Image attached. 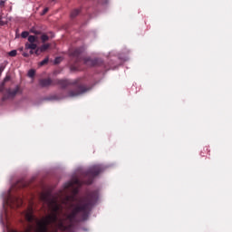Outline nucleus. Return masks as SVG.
<instances>
[{
  "instance_id": "nucleus-1",
  "label": "nucleus",
  "mask_w": 232,
  "mask_h": 232,
  "mask_svg": "<svg viewBox=\"0 0 232 232\" xmlns=\"http://www.w3.org/2000/svg\"><path fill=\"white\" fill-rule=\"evenodd\" d=\"M55 84L61 86L62 90H66L68 86L72 85L75 86V88L74 90L69 91L67 94L64 91L53 94L49 97V101H61L62 99H66V97H79V95H82V93H86L90 90L86 85L79 83V80L73 82L70 80H55L54 86Z\"/></svg>"
},
{
  "instance_id": "nucleus-2",
  "label": "nucleus",
  "mask_w": 232,
  "mask_h": 232,
  "mask_svg": "<svg viewBox=\"0 0 232 232\" xmlns=\"http://www.w3.org/2000/svg\"><path fill=\"white\" fill-rule=\"evenodd\" d=\"M102 171H104V168L102 165H93L86 172L83 173L82 179L79 178H73L65 185V189L73 188L75 186H77V188H81L82 184H87L90 186V184L93 183V179L99 176L100 173H102Z\"/></svg>"
},
{
  "instance_id": "nucleus-3",
  "label": "nucleus",
  "mask_w": 232,
  "mask_h": 232,
  "mask_svg": "<svg viewBox=\"0 0 232 232\" xmlns=\"http://www.w3.org/2000/svg\"><path fill=\"white\" fill-rule=\"evenodd\" d=\"M81 53H82V47H78L76 49H72L69 52L70 57H72V59H75V63L72 68H79V63L83 61V64L85 66H102L104 64V62H102V59H91V58H82L81 56Z\"/></svg>"
},
{
  "instance_id": "nucleus-4",
  "label": "nucleus",
  "mask_w": 232,
  "mask_h": 232,
  "mask_svg": "<svg viewBox=\"0 0 232 232\" xmlns=\"http://www.w3.org/2000/svg\"><path fill=\"white\" fill-rule=\"evenodd\" d=\"M17 93H23V91H21V87L19 85H16L14 90L10 88L6 89L2 97V101L5 102V101H8V99H14Z\"/></svg>"
},
{
  "instance_id": "nucleus-5",
  "label": "nucleus",
  "mask_w": 232,
  "mask_h": 232,
  "mask_svg": "<svg viewBox=\"0 0 232 232\" xmlns=\"http://www.w3.org/2000/svg\"><path fill=\"white\" fill-rule=\"evenodd\" d=\"M7 204L8 206H10V208H21V206H23V198H19V197H13L10 198L7 200Z\"/></svg>"
},
{
  "instance_id": "nucleus-6",
  "label": "nucleus",
  "mask_w": 232,
  "mask_h": 232,
  "mask_svg": "<svg viewBox=\"0 0 232 232\" xmlns=\"http://www.w3.org/2000/svg\"><path fill=\"white\" fill-rule=\"evenodd\" d=\"M55 81L51 78H44L39 80V85L41 88H48L49 86H54Z\"/></svg>"
},
{
  "instance_id": "nucleus-7",
  "label": "nucleus",
  "mask_w": 232,
  "mask_h": 232,
  "mask_svg": "<svg viewBox=\"0 0 232 232\" xmlns=\"http://www.w3.org/2000/svg\"><path fill=\"white\" fill-rule=\"evenodd\" d=\"M25 50H37V44L33 43V44H25Z\"/></svg>"
},
{
  "instance_id": "nucleus-8",
  "label": "nucleus",
  "mask_w": 232,
  "mask_h": 232,
  "mask_svg": "<svg viewBox=\"0 0 232 232\" xmlns=\"http://www.w3.org/2000/svg\"><path fill=\"white\" fill-rule=\"evenodd\" d=\"M79 14H81V10L74 9L71 13V17L73 19V18L77 17L79 15Z\"/></svg>"
},
{
  "instance_id": "nucleus-9",
  "label": "nucleus",
  "mask_w": 232,
  "mask_h": 232,
  "mask_svg": "<svg viewBox=\"0 0 232 232\" xmlns=\"http://www.w3.org/2000/svg\"><path fill=\"white\" fill-rule=\"evenodd\" d=\"M51 44H44L40 47V52H46L48 48H50Z\"/></svg>"
},
{
  "instance_id": "nucleus-10",
  "label": "nucleus",
  "mask_w": 232,
  "mask_h": 232,
  "mask_svg": "<svg viewBox=\"0 0 232 232\" xmlns=\"http://www.w3.org/2000/svg\"><path fill=\"white\" fill-rule=\"evenodd\" d=\"M50 40V36H48L46 34H42L41 35V41L42 43H46V41Z\"/></svg>"
},
{
  "instance_id": "nucleus-11",
  "label": "nucleus",
  "mask_w": 232,
  "mask_h": 232,
  "mask_svg": "<svg viewBox=\"0 0 232 232\" xmlns=\"http://www.w3.org/2000/svg\"><path fill=\"white\" fill-rule=\"evenodd\" d=\"M36 41H37V37H35V36H34V35H29V36H28V42H29L30 44L36 43Z\"/></svg>"
},
{
  "instance_id": "nucleus-12",
  "label": "nucleus",
  "mask_w": 232,
  "mask_h": 232,
  "mask_svg": "<svg viewBox=\"0 0 232 232\" xmlns=\"http://www.w3.org/2000/svg\"><path fill=\"white\" fill-rule=\"evenodd\" d=\"M28 77H30L31 79L35 77V70H34V69L29 70Z\"/></svg>"
},
{
  "instance_id": "nucleus-13",
  "label": "nucleus",
  "mask_w": 232,
  "mask_h": 232,
  "mask_svg": "<svg viewBox=\"0 0 232 232\" xmlns=\"http://www.w3.org/2000/svg\"><path fill=\"white\" fill-rule=\"evenodd\" d=\"M28 35H30V33H28V31H24L21 34V37H23V39H26V37H28Z\"/></svg>"
},
{
  "instance_id": "nucleus-14",
  "label": "nucleus",
  "mask_w": 232,
  "mask_h": 232,
  "mask_svg": "<svg viewBox=\"0 0 232 232\" xmlns=\"http://www.w3.org/2000/svg\"><path fill=\"white\" fill-rule=\"evenodd\" d=\"M8 55L10 57H15V55H17V51H15V50L10 51Z\"/></svg>"
},
{
  "instance_id": "nucleus-15",
  "label": "nucleus",
  "mask_w": 232,
  "mask_h": 232,
  "mask_svg": "<svg viewBox=\"0 0 232 232\" xmlns=\"http://www.w3.org/2000/svg\"><path fill=\"white\" fill-rule=\"evenodd\" d=\"M48 57L44 58L41 63H40V66H44V64H48Z\"/></svg>"
},
{
  "instance_id": "nucleus-16",
  "label": "nucleus",
  "mask_w": 232,
  "mask_h": 232,
  "mask_svg": "<svg viewBox=\"0 0 232 232\" xmlns=\"http://www.w3.org/2000/svg\"><path fill=\"white\" fill-rule=\"evenodd\" d=\"M6 24V22L3 21V14H0V26H5Z\"/></svg>"
},
{
  "instance_id": "nucleus-17",
  "label": "nucleus",
  "mask_w": 232,
  "mask_h": 232,
  "mask_svg": "<svg viewBox=\"0 0 232 232\" xmlns=\"http://www.w3.org/2000/svg\"><path fill=\"white\" fill-rule=\"evenodd\" d=\"M34 53L36 55H40V53H43V52H41V47H39V48L36 47Z\"/></svg>"
},
{
  "instance_id": "nucleus-18",
  "label": "nucleus",
  "mask_w": 232,
  "mask_h": 232,
  "mask_svg": "<svg viewBox=\"0 0 232 232\" xmlns=\"http://www.w3.org/2000/svg\"><path fill=\"white\" fill-rule=\"evenodd\" d=\"M5 92V82H2L0 85V93H3Z\"/></svg>"
},
{
  "instance_id": "nucleus-19",
  "label": "nucleus",
  "mask_w": 232,
  "mask_h": 232,
  "mask_svg": "<svg viewBox=\"0 0 232 232\" xmlns=\"http://www.w3.org/2000/svg\"><path fill=\"white\" fill-rule=\"evenodd\" d=\"M5 3L6 2L5 0H0V8H5Z\"/></svg>"
},
{
  "instance_id": "nucleus-20",
  "label": "nucleus",
  "mask_w": 232,
  "mask_h": 232,
  "mask_svg": "<svg viewBox=\"0 0 232 232\" xmlns=\"http://www.w3.org/2000/svg\"><path fill=\"white\" fill-rule=\"evenodd\" d=\"M32 229H34L33 225H29L28 228H26L25 232H32Z\"/></svg>"
},
{
  "instance_id": "nucleus-21",
  "label": "nucleus",
  "mask_w": 232,
  "mask_h": 232,
  "mask_svg": "<svg viewBox=\"0 0 232 232\" xmlns=\"http://www.w3.org/2000/svg\"><path fill=\"white\" fill-rule=\"evenodd\" d=\"M48 10H49V8H48V7H45V8L44 9L43 13H42V15H44V14H48Z\"/></svg>"
},
{
  "instance_id": "nucleus-22",
  "label": "nucleus",
  "mask_w": 232,
  "mask_h": 232,
  "mask_svg": "<svg viewBox=\"0 0 232 232\" xmlns=\"http://www.w3.org/2000/svg\"><path fill=\"white\" fill-rule=\"evenodd\" d=\"M55 64H59L61 63V58L57 57L54 60Z\"/></svg>"
},
{
  "instance_id": "nucleus-23",
  "label": "nucleus",
  "mask_w": 232,
  "mask_h": 232,
  "mask_svg": "<svg viewBox=\"0 0 232 232\" xmlns=\"http://www.w3.org/2000/svg\"><path fill=\"white\" fill-rule=\"evenodd\" d=\"M8 81H10V76H5V78L4 79V84L5 82H8Z\"/></svg>"
},
{
  "instance_id": "nucleus-24",
  "label": "nucleus",
  "mask_w": 232,
  "mask_h": 232,
  "mask_svg": "<svg viewBox=\"0 0 232 232\" xmlns=\"http://www.w3.org/2000/svg\"><path fill=\"white\" fill-rule=\"evenodd\" d=\"M4 71H5V67L0 66V77H1Z\"/></svg>"
},
{
  "instance_id": "nucleus-25",
  "label": "nucleus",
  "mask_w": 232,
  "mask_h": 232,
  "mask_svg": "<svg viewBox=\"0 0 232 232\" xmlns=\"http://www.w3.org/2000/svg\"><path fill=\"white\" fill-rule=\"evenodd\" d=\"M33 33H34L35 35H41V31H34Z\"/></svg>"
},
{
  "instance_id": "nucleus-26",
  "label": "nucleus",
  "mask_w": 232,
  "mask_h": 232,
  "mask_svg": "<svg viewBox=\"0 0 232 232\" xmlns=\"http://www.w3.org/2000/svg\"><path fill=\"white\" fill-rule=\"evenodd\" d=\"M51 34V39H53V37H55V35L53 34V33H50Z\"/></svg>"
},
{
  "instance_id": "nucleus-27",
  "label": "nucleus",
  "mask_w": 232,
  "mask_h": 232,
  "mask_svg": "<svg viewBox=\"0 0 232 232\" xmlns=\"http://www.w3.org/2000/svg\"><path fill=\"white\" fill-rule=\"evenodd\" d=\"M30 53H31V55H33V53H34V51L32 49L30 51Z\"/></svg>"
},
{
  "instance_id": "nucleus-28",
  "label": "nucleus",
  "mask_w": 232,
  "mask_h": 232,
  "mask_svg": "<svg viewBox=\"0 0 232 232\" xmlns=\"http://www.w3.org/2000/svg\"><path fill=\"white\" fill-rule=\"evenodd\" d=\"M24 57H28V54L27 53H24Z\"/></svg>"
}]
</instances>
